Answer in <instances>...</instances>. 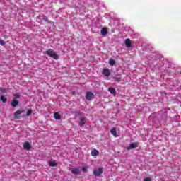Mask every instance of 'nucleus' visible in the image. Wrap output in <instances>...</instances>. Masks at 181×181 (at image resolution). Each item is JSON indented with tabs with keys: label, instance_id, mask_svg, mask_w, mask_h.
Segmentation results:
<instances>
[{
	"label": "nucleus",
	"instance_id": "nucleus-1",
	"mask_svg": "<svg viewBox=\"0 0 181 181\" xmlns=\"http://www.w3.org/2000/svg\"><path fill=\"white\" fill-rule=\"evenodd\" d=\"M45 54L49 56V57H52V59H54V60H58L59 59V54H57L54 50L52 49H48L45 51Z\"/></svg>",
	"mask_w": 181,
	"mask_h": 181
},
{
	"label": "nucleus",
	"instance_id": "nucleus-2",
	"mask_svg": "<svg viewBox=\"0 0 181 181\" xmlns=\"http://www.w3.org/2000/svg\"><path fill=\"white\" fill-rule=\"evenodd\" d=\"M23 112H25V110L23 109H20L14 112L13 118L14 119H21V114Z\"/></svg>",
	"mask_w": 181,
	"mask_h": 181
},
{
	"label": "nucleus",
	"instance_id": "nucleus-3",
	"mask_svg": "<svg viewBox=\"0 0 181 181\" xmlns=\"http://www.w3.org/2000/svg\"><path fill=\"white\" fill-rule=\"evenodd\" d=\"M93 175L95 177H99L103 175V168H96L93 170Z\"/></svg>",
	"mask_w": 181,
	"mask_h": 181
},
{
	"label": "nucleus",
	"instance_id": "nucleus-4",
	"mask_svg": "<svg viewBox=\"0 0 181 181\" xmlns=\"http://www.w3.org/2000/svg\"><path fill=\"white\" fill-rule=\"evenodd\" d=\"M86 122H87V118H86V117H81L79 118V127H84V125H86Z\"/></svg>",
	"mask_w": 181,
	"mask_h": 181
},
{
	"label": "nucleus",
	"instance_id": "nucleus-5",
	"mask_svg": "<svg viewBox=\"0 0 181 181\" xmlns=\"http://www.w3.org/2000/svg\"><path fill=\"white\" fill-rule=\"evenodd\" d=\"M135 148H138V143L137 142H133L129 146H128L126 149L127 151H131V149H135Z\"/></svg>",
	"mask_w": 181,
	"mask_h": 181
},
{
	"label": "nucleus",
	"instance_id": "nucleus-6",
	"mask_svg": "<svg viewBox=\"0 0 181 181\" xmlns=\"http://www.w3.org/2000/svg\"><path fill=\"white\" fill-rule=\"evenodd\" d=\"M86 98L88 101L91 100L92 98H94V93H93V92H91V91H88L86 93Z\"/></svg>",
	"mask_w": 181,
	"mask_h": 181
},
{
	"label": "nucleus",
	"instance_id": "nucleus-7",
	"mask_svg": "<svg viewBox=\"0 0 181 181\" xmlns=\"http://www.w3.org/2000/svg\"><path fill=\"white\" fill-rule=\"evenodd\" d=\"M103 76H105V77H110L111 76V72L108 68H105L103 70Z\"/></svg>",
	"mask_w": 181,
	"mask_h": 181
},
{
	"label": "nucleus",
	"instance_id": "nucleus-8",
	"mask_svg": "<svg viewBox=\"0 0 181 181\" xmlns=\"http://www.w3.org/2000/svg\"><path fill=\"white\" fill-rule=\"evenodd\" d=\"M32 145L30 144V143H29V141L24 142L23 149H25L26 151H30Z\"/></svg>",
	"mask_w": 181,
	"mask_h": 181
},
{
	"label": "nucleus",
	"instance_id": "nucleus-9",
	"mask_svg": "<svg viewBox=\"0 0 181 181\" xmlns=\"http://www.w3.org/2000/svg\"><path fill=\"white\" fill-rule=\"evenodd\" d=\"M124 43L126 45V47H132V43L131 42V40H129V38H127Z\"/></svg>",
	"mask_w": 181,
	"mask_h": 181
},
{
	"label": "nucleus",
	"instance_id": "nucleus-10",
	"mask_svg": "<svg viewBox=\"0 0 181 181\" xmlns=\"http://www.w3.org/2000/svg\"><path fill=\"white\" fill-rule=\"evenodd\" d=\"M90 155L91 156H98V155H100V151L97 149H94L90 152Z\"/></svg>",
	"mask_w": 181,
	"mask_h": 181
},
{
	"label": "nucleus",
	"instance_id": "nucleus-11",
	"mask_svg": "<svg viewBox=\"0 0 181 181\" xmlns=\"http://www.w3.org/2000/svg\"><path fill=\"white\" fill-rule=\"evenodd\" d=\"M100 33L103 36H105L108 33V30L106 28H103L101 29Z\"/></svg>",
	"mask_w": 181,
	"mask_h": 181
},
{
	"label": "nucleus",
	"instance_id": "nucleus-12",
	"mask_svg": "<svg viewBox=\"0 0 181 181\" xmlns=\"http://www.w3.org/2000/svg\"><path fill=\"white\" fill-rule=\"evenodd\" d=\"M108 92L110 93V94H114V95L117 93V90H115V88L112 87H110L108 88Z\"/></svg>",
	"mask_w": 181,
	"mask_h": 181
},
{
	"label": "nucleus",
	"instance_id": "nucleus-13",
	"mask_svg": "<svg viewBox=\"0 0 181 181\" xmlns=\"http://www.w3.org/2000/svg\"><path fill=\"white\" fill-rule=\"evenodd\" d=\"M18 104H19V101L18 100H13L12 101H11V105H12V107H18Z\"/></svg>",
	"mask_w": 181,
	"mask_h": 181
},
{
	"label": "nucleus",
	"instance_id": "nucleus-14",
	"mask_svg": "<svg viewBox=\"0 0 181 181\" xmlns=\"http://www.w3.org/2000/svg\"><path fill=\"white\" fill-rule=\"evenodd\" d=\"M49 166H51L52 168H56V166H57V163H56V161H53V160H50L49 162Z\"/></svg>",
	"mask_w": 181,
	"mask_h": 181
},
{
	"label": "nucleus",
	"instance_id": "nucleus-15",
	"mask_svg": "<svg viewBox=\"0 0 181 181\" xmlns=\"http://www.w3.org/2000/svg\"><path fill=\"white\" fill-rule=\"evenodd\" d=\"M54 118L55 119H62V116H60V114H59V112H55L54 113Z\"/></svg>",
	"mask_w": 181,
	"mask_h": 181
},
{
	"label": "nucleus",
	"instance_id": "nucleus-16",
	"mask_svg": "<svg viewBox=\"0 0 181 181\" xmlns=\"http://www.w3.org/2000/svg\"><path fill=\"white\" fill-rule=\"evenodd\" d=\"M110 132L114 136H117V128L113 127L111 129Z\"/></svg>",
	"mask_w": 181,
	"mask_h": 181
},
{
	"label": "nucleus",
	"instance_id": "nucleus-17",
	"mask_svg": "<svg viewBox=\"0 0 181 181\" xmlns=\"http://www.w3.org/2000/svg\"><path fill=\"white\" fill-rule=\"evenodd\" d=\"M71 173L73 175H78L80 173V170H78V168L71 170Z\"/></svg>",
	"mask_w": 181,
	"mask_h": 181
},
{
	"label": "nucleus",
	"instance_id": "nucleus-18",
	"mask_svg": "<svg viewBox=\"0 0 181 181\" xmlns=\"http://www.w3.org/2000/svg\"><path fill=\"white\" fill-rule=\"evenodd\" d=\"M75 117H80L83 115V113L80 111H76L74 112Z\"/></svg>",
	"mask_w": 181,
	"mask_h": 181
},
{
	"label": "nucleus",
	"instance_id": "nucleus-19",
	"mask_svg": "<svg viewBox=\"0 0 181 181\" xmlns=\"http://www.w3.org/2000/svg\"><path fill=\"white\" fill-rule=\"evenodd\" d=\"M113 79L115 81H117V83H121V77H113Z\"/></svg>",
	"mask_w": 181,
	"mask_h": 181
},
{
	"label": "nucleus",
	"instance_id": "nucleus-20",
	"mask_svg": "<svg viewBox=\"0 0 181 181\" xmlns=\"http://www.w3.org/2000/svg\"><path fill=\"white\" fill-rule=\"evenodd\" d=\"M109 64H110V66H114V64H115V60H114V59H110V61H109Z\"/></svg>",
	"mask_w": 181,
	"mask_h": 181
},
{
	"label": "nucleus",
	"instance_id": "nucleus-21",
	"mask_svg": "<svg viewBox=\"0 0 181 181\" xmlns=\"http://www.w3.org/2000/svg\"><path fill=\"white\" fill-rule=\"evenodd\" d=\"M32 112H33L32 109H28V110L26 113L27 117H30V115L32 114Z\"/></svg>",
	"mask_w": 181,
	"mask_h": 181
},
{
	"label": "nucleus",
	"instance_id": "nucleus-22",
	"mask_svg": "<svg viewBox=\"0 0 181 181\" xmlns=\"http://www.w3.org/2000/svg\"><path fill=\"white\" fill-rule=\"evenodd\" d=\"M0 98L3 103H6V101L8 100V99L4 96H1Z\"/></svg>",
	"mask_w": 181,
	"mask_h": 181
},
{
	"label": "nucleus",
	"instance_id": "nucleus-23",
	"mask_svg": "<svg viewBox=\"0 0 181 181\" xmlns=\"http://www.w3.org/2000/svg\"><path fill=\"white\" fill-rule=\"evenodd\" d=\"M0 91L3 93V94H6V89L4 88H0Z\"/></svg>",
	"mask_w": 181,
	"mask_h": 181
},
{
	"label": "nucleus",
	"instance_id": "nucleus-24",
	"mask_svg": "<svg viewBox=\"0 0 181 181\" xmlns=\"http://www.w3.org/2000/svg\"><path fill=\"white\" fill-rule=\"evenodd\" d=\"M0 45L1 46H5V45H6L5 40L0 39Z\"/></svg>",
	"mask_w": 181,
	"mask_h": 181
},
{
	"label": "nucleus",
	"instance_id": "nucleus-25",
	"mask_svg": "<svg viewBox=\"0 0 181 181\" xmlns=\"http://www.w3.org/2000/svg\"><path fill=\"white\" fill-rule=\"evenodd\" d=\"M19 97H21V95H19V93L14 94V99L15 100H17V98H19Z\"/></svg>",
	"mask_w": 181,
	"mask_h": 181
},
{
	"label": "nucleus",
	"instance_id": "nucleus-26",
	"mask_svg": "<svg viewBox=\"0 0 181 181\" xmlns=\"http://www.w3.org/2000/svg\"><path fill=\"white\" fill-rule=\"evenodd\" d=\"M42 19L45 21V22H49V18L47 17H44Z\"/></svg>",
	"mask_w": 181,
	"mask_h": 181
},
{
	"label": "nucleus",
	"instance_id": "nucleus-27",
	"mask_svg": "<svg viewBox=\"0 0 181 181\" xmlns=\"http://www.w3.org/2000/svg\"><path fill=\"white\" fill-rule=\"evenodd\" d=\"M144 181H152V180L151 179V177H146L144 180Z\"/></svg>",
	"mask_w": 181,
	"mask_h": 181
},
{
	"label": "nucleus",
	"instance_id": "nucleus-28",
	"mask_svg": "<svg viewBox=\"0 0 181 181\" xmlns=\"http://www.w3.org/2000/svg\"><path fill=\"white\" fill-rule=\"evenodd\" d=\"M82 172H87V168L86 167L82 168Z\"/></svg>",
	"mask_w": 181,
	"mask_h": 181
}]
</instances>
